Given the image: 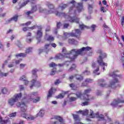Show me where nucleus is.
Masks as SVG:
<instances>
[{
    "label": "nucleus",
    "instance_id": "f257e3e1",
    "mask_svg": "<svg viewBox=\"0 0 124 124\" xmlns=\"http://www.w3.org/2000/svg\"><path fill=\"white\" fill-rule=\"evenodd\" d=\"M69 4H72V6L70 7L69 9V14H74L76 15V11H75V6L78 10V12H81L83 11L84 9L83 8V3H77L75 0H73L72 1L69 2Z\"/></svg>",
    "mask_w": 124,
    "mask_h": 124
},
{
    "label": "nucleus",
    "instance_id": "f03ea898",
    "mask_svg": "<svg viewBox=\"0 0 124 124\" xmlns=\"http://www.w3.org/2000/svg\"><path fill=\"white\" fill-rule=\"evenodd\" d=\"M71 52H72V50L67 52L66 48L63 47L62 50L63 55L61 54H57L55 56V60H62V59H63V58H68L71 61H74V60H75V59L77 58V55H74V54L70 55Z\"/></svg>",
    "mask_w": 124,
    "mask_h": 124
},
{
    "label": "nucleus",
    "instance_id": "7ed1b4c3",
    "mask_svg": "<svg viewBox=\"0 0 124 124\" xmlns=\"http://www.w3.org/2000/svg\"><path fill=\"white\" fill-rule=\"evenodd\" d=\"M55 14L56 16H59V17H65L67 21H69L71 23H79V19L76 16H66L65 13H60L58 11L55 12Z\"/></svg>",
    "mask_w": 124,
    "mask_h": 124
},
{
    "label": "nucleus",
    "instance_id": "20e7f679",
    "mask_svg": "<svg viewBox=\"0 0 124 124\" xmlns=\"http://www.w3.org/2000/svg\"><path fill=\"white\" fill-rule=\"evenodd\" d=\"M90 50H92V47L89 46L83 47L78 50L77 49H72V52H71L70 55V56H72V55H74V56H77V57H78V55L83 56V55H84V52H87V51H90Z\"/></svg>",
    "mask_w": 124,
    "mask_h": 124
},
{
    "label": "nucleus",
    "instance_id": "39448f33",
    "mask_svg": "<svg viewBox=\"0 0 124 124\" xmlns=\"http://www.w3.org/2000/svg\"><path fill=\"white\" fill-rule=\"evenodd\" d=\"M75 31V33H64V38H65V39H66V38H68V37H70V36H75L76 37L78 38V39H80V35H81V33L82 32L81 31V30H80V29H76Z\"/></svg>",
    "mask_w": 124,
    "mask_h": 124
},
{
    "label": "nucleus",
    "instance_id": "423d86ee",
    "mask_svg": "<svg viewBox=\"0 0 124 124\" xmlns=\"http://www.w3.org/2000/svg\"><path fill=\"white\" fill-rule=\"evenodd\" d=\"M117 72H118V71H113L109 73V75L111 76V77H113V78H115L113 80H111L110 82V84L109 85V87L112 88V89L115 88V84L119 82V80H118V78H117V77H120V76H118Z\"/></svg>",
    "mask_w": 124,
    "mask_h": 124
},
{
    "label": "nucleus",
    "instance_id": "0eeeda50",
    "mask_svg": "<svg viewBox=\"0 0 124 124\" xmlns=\"http://www.w3.org/2000/svg\"><path fill=\"white\" fill-rule=\"evenodd\" d=\"M98 53L100 54V55L99 56L97 60L98 63L99 65H101V66H107V63L103 62V59H104V58H106V54H102V51L100 49L98 50Z\"/></svg>",
    "mask_w": 124,
    "mask_h": 124
},
{
    "label": "nucleus",
    "instance_id": "6e6552de",
    "mask_svg": "<svg viewBox=\"0 0 124 124\" xmlns=\"http://www.w3.org/2000/svg\"><path fill=\"white\" fill-rule=\"evenodd\" d=\"M46 5L48 6L50 10L47 11L46 9H43L42 8L40 7L39 8V12H42L43 13H46V14H51L55 12V7L50 2H47Z\"/></svg>",
    "mask_w": 124,
    "mask_h": 124
},
{
    "label": "nucleus",
    "instance_id": "1a4fd4ad",
    "mask_svg": "<svg viewBox=\"0 0 124 124\" xmlns=\"http://www.w3.org/2000/svg\"><path fill=\"white\" fill-rule=\"evenodd\" d=\"M22 97V93H19V94H16L14 97L10 99L8 101V103L11 106H13L15 102H17L20 98Z\"/></svg>",
    "mask_w": 124,
    "mask_h": 124
},
{
    "label": "nucleus",
    "instance_id": "9d476101",
    "mask_svg": "<svg viewBox=\"0 0 124 124\" xmlns=\"http://www.w3.org/2000/svg\"><path fill=\"white\" fill-rule=\"evenodd\" d=\"M91 91L92 90H91V89H87L84 91V92L83 93V100H85L86 101H90L91 100L94 99V97H93L91 95H88V93H90Z\"/></svg>",
    "mask_w": 124,
    "mask_h": 124
},
{
    "label": "nucleus",
    "instance_id": "9b49d317",
    "mask_svg": "<svg viewBox=\"0 0 124 124\" xmlns=\"http://www.w3.org/2000/svg\"><path fill=\"white\" fill-rule=\"evenodd\" d=\"M37 95V93H33L31 94H30L28 96V98L29 101H32L34 103H36V102H38L40 100V98L39 97H37L36 98H34V96H36Z\"/></svg>",
    "mask_w": 124,
    "mask_h": 124
},
{
    "label": "nucleus",
    "instance_id": "f8f14e48",
    "mask_svg": "<svg viewBox=\"0 0 124 124\" xmlns=\"http://www.w3.org/2000/svg\"><path fill=\"white\" fill-rule=\"evenodd\" d=\"M16 106L18 107H21V111H22L23 113L26 112L27 109L28 108V106L27 105L25 104V103H17L16 104Z\"/></svg>",
    "mask_w": 124,
    "mask_h": 124
},
{
    "label": "nucleus",
    "instance_id": "ddd939ff",
    "mask_svg": "<svg viewBox=\"0 0 124 124\" xmlns=\"http://www.w3.org/2000/svg\"><path fill=\"white\" fill-rule=\"evenodd\" d=\"M90 117L91 118H99V119H102V120H104V115L102 114H100L98 112L96 113L95 114H93V111L91 110L90 112Z\"/></svg>",
    "mask_w": 124,
    "mask_h": 124
},
{
    "label": "nucleus",
    "instance_id": "4468645a",
    "mask_svg": "<svg viewBox=\"0 0 124 124\" xmlns=\"http://www.w3.org/2000/svg\"><path fill=\"white\" fill-rule=\"evenodd\" d=\"M119 103H124V99L118 98L117 99H115L111 103V105L112 106H113V107H116V106H118V104H119Z\"/></svg>",
    "mask_w": 124,
    "mask_h": 124
},
{
    "label": "nucleus",
    "instance_id": "2eb2a0df",
    "mask_svg": "<svg viewBox=\"0 0 124 124\" xmlns=\"http://www.w3.org/2000/svg\"><path fill=\"white\" fill-rule=\"evenodd\" d=\"M21 116L23 118L27 119L28 121H32V120H34V119H35V117H33L32 115H28L26 113H23Z\"/></svg>",
    "mask_w": 124,
    "mask_h": 124
},
{
    "label": "nucleus",
    "instance_id": "dca6fc26",
    "mask_svg": "<svg viewBox=\"0 0 124 124\" xmlns=\"http://www.w3.org/2000/svg\"><path fill=\"white\" fill-rule=\"evenodd\" d=\"M18 17H19V16L17 15H15L12 18L7 20L6 21V24H9V23H10L11 21H13V20L15 21V22H17V21H18Z\"/></svg>",
    "mask_w": 124,
    "mask_h": 124
},
{
    "label": "nucleus",
    "instance_id": "f3484780",
    "mask_svg": "<svg viewBox=\"0 0 124 124\" xmlns=\"http://www.w3.org/2000/svg\"><path fill=\"white\" fill-rule=\"evenodd\" d=\"M31 86H30L31 89L35 86L36 87H40V82L39 81H36V80L33 79L31 81Z\"/></svg>",
    "mask_w": 124,
    "mask_h": 124
},
{
    "label": "nucleus",
    "instance_id": "a211bd4d",
    "mask_svg": "<svg viewBox=\"0 0 124 124\" xmlns=\"http://www.w3.org/2000/svg\"><path fill=\"white\" fill-rule=\"evenodd\" d=\"M57 91V89L56 88H53L52 87L48 91V94H47V98H49L50 97H52V95L55 92Z\"/></svg>",
    "mask_w": 124,
    "mask_h": 124
},
{
    "label": "nucleus",
    "instance_id": "6ab92c4d",
    "mask_svg": "<svg viewBox=\"0 0 124 124\" xmlns=\"http://www.w3.org/2000/svg\"><path fill=\"white\" fill-rule=\"evenodd\" d=\"M0 124H10L11 123L10 122V120L9 119L3 120L2 119V117L0 116Z\"/></svg>",
    "mask_w": 124,
    "mask_h": 124
},
{
    "label": "nucleus",
    "instance_id": "aec40b11",
    "mask_svg": "<svg viewBox=\"0 0 124 124\" xmlns=\"http://www.w3.org/2000/svg\"><path fill=\"white\" fill-rule=\"evenodd\" d=\"M104 79H101L98 80V83L99 86L100 87H102L103 88H104L105 87H107V85L104 83Z\"/></svg>",
    "mask_w": 124,
    "mask_h": 124
},
{
    "label": "nucleus",
    "instance_id": "412c9836",
    "mask_svg": "<svg viewBox=\"0 0 124 124\" xmlns=\"http://www.w3.org/2000/svg\"><path fill=\"white\" fill-rule=\"evenodd\" d=\"M73 116L74 117V119L75 121L76 124H80V117H79V116L77 114H73Z\"/></svg>",
    "mask_w": 124,
    "mask_h": 124
},
{
    "label": "nucleus",
    "instance_id": "4be33fe9",
    "mask_svg": "<svg viewBox=\"0 0 124 124\" xmlns=\"http://www.w3.org/2000/svg\"><path fill=\"white\" fill-rule=\"evenodd\" d=\"M42 29H38L36 33V38L38 39V38H40L42 37Z\"/></svg>",
    "mask_w": 124,
    "mask_h": 124
},
{
    "label": "nucleus",
    "instance_id": "5701e85b",
    "mask_svg": "<svg viewBox=\"0 0 124 124\" xmlns=\"http://www.w3.org/2000/svg\"><path fill=\"white\" fill-rule=\"evenodd\" d=\"M76 113H77L78 114L80 113V114H82V115H83L84 116H87V115L89 114V110H88L87 109H85L83 111L79 110V111H76Z\"/></svg>",
    "mask_w": 124,
    "mask_h": 124
},
{
    "label": "nucleus",
    "instance_id": "b1692460",
    "mask_svg": "<svg viewBox=\"0 0 124 124\" xmlns=\"http://www.w3.org/2000/svg\"><path fill=\"white\" fill-rule=\"evenodd\" d=\"M1 92L3 94H9L10 91L7 88H4L1 90Z\"/></svg>",
    "mask_w": 124,
    "mask_h": 124
},
{
    "label": "nucleus",
    "instance_id": "393cba45",
    "mask_svg": "<svg viewBox=\"0 0 124 124\" xmlns=\"http://www.w3.org/2000/svg\"><path fill=\"white\" fill-rule=\"evenodd\" d=\"M66 65V66L67 67V66H69V65H71V62H69V61H67L66 62H65V63H62V64H58V66H63L64 65Z\"/></svg>",
    "mask_w": 124,
    "mask_h": 124
},
{
    "label": "nucleus",
    "instance_id": "a878e982",
    "mask_svg": "<svg viewBox=\"0 0 124 124\" xmlns=\"http://www.w3.org/2000/svg\"><path fill=\"white\" fill-rule=\"evenodd\" d=\"M76 79H77L78 81L81 82V81H83L84 77L80 75H76Z\"/></svg>",
    "mask_w": 124,
    "mask_h": 124
},
{
    "label": "nucleus",
    "instance_id": "bb28decb",
    "mask_svg": "<svg viewBox=\"0 0 124 124\" xmlns=\"http://www.w3.org/2000/svg\"><path fill=\"white\" fill-rule=\"evenodd\" d=\"M29 2V0L25 1L22 3L19 4V8H22L24 7V6H26L27 4H28V3Z\"/></svg>",
    "mask_w": 124,
    "mask_h": 124
},
{
    "label": "nucleus",
    "instance_id": "cd10ccee",
    "mask_svg": "<svg viewBox=\"0 0 124 124\" xmlns=\"http://www.w3.org/2000/svg\"><path fill=\"white\" fill-rule=\"evenodd\" d=\"M45 114V111L44 109H42L40 110V111L37 114V116H38L39 117H43V116H44Z\"/></svg>",
    "mask_w": 124,
    "mask_h": 124
},
{
    "label": "nucleus",
    "instance_id": "c85d7f7f",
    "mask_svg": "<svg viewBox=\"0 0 124 124\" xmlns=\"http://www.w3.org/2000/svg\"><path fill=\"white\" fill-rule=\"evenodd\" d=\"M38 70L36 69H34L32 71V77L33 78H37V75H36V72H37Z\"/></svg>",
    "mask_w": 124,
    "mask_h": 124
},
{
    "label": "nucleus",
    "instance_id": "c756f323",
    "mask_svg": "<svg viewBox=\"0 0 124 124\" xmlns=\"http://www.w3.org/2000/svg\"><path fill=\"white\" fill-rule=\"evenodd\" d=\"M68 43L70 44H77V43H78V42L74 39H69Z\"/></svg>",
    "mask_w": 124,
    "mask_h": 124
},
{
    "label": "nucleus",
    "instance_id": "7c9ffc66",
    "mask_svg": "<svg viewBox=\"0 0 124 124\" xmlns=\"http://www.w3.org/2000/svg\"><path fill=\"white\" fill-rule=\"evenodd\" d=\"M36 28H37L38 30H41V29H42V27H41V26H38L36 25H34L31 27H29V29L31 30H34V29H36Z\"/></svg>",
    "mask_w": 124,
    "mask_h": 124
},
{
    "label": "nucleus",
    "instance_id": "2f4dec72",
    "mask_svg": "<svg viewBox=\"0 0 124 124\" xmlns=\"http://www.w3.org/2000/svg\"><path fill=\"white\" fill-rule=\"evenodd\" d=\"M16 57H22L23 58H25V57H27V53H18L16 55Z\"/></svg>",
    "mask_w": 124,
    "mask_h": 124
},
{
    "label": "nucleus",
    "instance_id": "473e14b6",
    "mask_svg": "<svg viewBox=\"0 0 124 124\" xmlns=\"http://www.w3.org/2000/svg\"><path fill=\"white\" fill-rule=\"evenodd\" d=\"M82 74H84V75H91V71L89 69H86L85 71L82 72Z\"/></svg>",
    "mask_w": 124,
    "mask_h": 124
},
{
    "label": "nucleus",
    "instance_id": "72a5a7b5",
    "mask_svg": "<svg viewBox=\"0 0 124 124\" xmlns=\"http://www.w3.org/2000/svg\"><path fill=\"white\" fill-rule=\"evenodd\" d=\"M76 95L78 98H81V97H82V96L84 97V94H82V93L81 92H77Z\"/></svg>",
    "mask_w": 124,
    "mask_h": 124
},
{
    "label": "nucleus",
    "instance_id": "f704fd0d",
    "mask_svg": "<svg viewBox=\"0 0 124 124\" xmlns=\"http://www.w3.org/2000/svg\"><path fill=\"white\" fill-rule=\"evenodd\" d=\"M79 29L81 30H84V29H90L89 26H87L83 24H79Z\"/></svg>",
    "mask_w": 124,
    "mask_h": 124
},
{
    "label": "nucleus",
    "instance_id": "c9c22d12",
    "mask_svg": "<svg viewBox=\"0 0 124 124\" xmlns=\"http://www.w3.org/2000/svg\"><path fill=\"white\" fill-rule=\"evenodd\" d=\"M68 6V5L67 4H61L59 5V7L61 8L62 10H63L65 8H66Z\"/></svg>",
    "mask_w": 124,
    "mask_h": 124
},
{
    "label": "nucleus",
    "instance_id": "e433bc0d",
    "mask_svg": "<svg viewBox=\"0 0 124 124\" xmlns=\"http://www.w3.org/2000/svg\"><path fill=\"white\" fill-rule=\"evenodd\" d=\"M50 46H51V44H46L45 46V50L46 51H50Z\"/></svg>",
    "mask_w": 124,
    "mask_h": 124
},
{
    "label": "nucleus",
    "instance_id": "4c0bfd02",
    "mask_svg": "<svg viewBox=\"0 0 124 124\" xmlns=\"http://www.w3.org/2000/svg\"><path fill=\"white\" fill-rule=\"evenodd\" d=\"M33 13H34L33 9H31V11H29L25 13V14L27 16H30L31 14H32Z\"/></svg>",
    "mask_w": 124,
    "mask_h": 124
},
{
    "label": "nucleus",
    "instance_id": "58836bf2",
    "mask_svg": "<svg viewBox=\"0 0 124 124\" xmlns=\"http://www.w3.org/2000/svg\"><path fill=\"white\" fill-rule=\"evenodd\" d=\"M76 68V65L75 64H73L72 66L68 69V71H72L74 69Z\"/></svg>",
    "mask_w": 124,
    "mask_h": 124
},
{
    "label": "nucleus",
    "instance_id": "ea45409f",
    "mask_svg": "<svg viewBox=\"0 0 124 124\" xmlns=\"http://www.w3.org/2000/svg\"><path fill=\"white\" fill-rule=\"evenodd\" d=\"M32 51V47H29L26 49V53H31Z\"/></svg>",
    "mask_w": 124,
    "mask_h": 124
},
{
    "label": "nucleus",
    "instance_id": "a19ab883",
    "mask_svg": "<svg viewBox=\"0 0 124 124\" xmlns=\"http://www.w3.org/2000/svg\"><path fill=\"white\" fill-rule=\"evenodd\" d=\"M85 82H87V84L89 83H93V80L90 78H86L85 79Z\"/></svg>",
    "mask_w": 124,
    "mask_h": 124
},
{
    "label": "nucleus",
    "instance_id": "79ce46f5",
    "mask_svg": "<svg viewBox=\"0 0 124 124\" xmlns=\"http://www.w3.org/2000/svg\"><path fill=\"white\" fill-rule=\"evenodd\" d=\"M54 39H55V38L52 36H49L47 38L48 41H54Z\"/></svg>",
    "mask_w": 124,
    "mask_h": 124
},
{
    "label": "nucleus",
    "instance_id": "37998d69",
    "mask_svg": "<svg viewBox=\"0 0 124 124\" xmlns=\"http://www.w3.org/2000/svg\"><path fill=\"white\" fill-rule=\"evenodd\" d=\"M70 87L72 88V90H77V87L73 83L70 84Z\"/></svg>",
    "mask_w": 124,
    "mask_h": 124
},
{
    "label": "nucleus",
    "instance_id": "c03bdc74",
    "mask_svg": "<svg viewBox=\"0 0 124 124\" xmlns=\"http://www.w3.org/2000/svg\"><path fill=\"white\" fill-rule=\"evenodd\" d=\"M56 70H57V69H56L55 68H54L51 73H50V75H54V74H55L56 73Z\"/></svg>",
    "mask_w": 124,
    "mask_h": 124
},
{
    "label": "nucleus",
    "instance_id": "a18cd8bd",
    "mask_svg": "<svg viewBox=\"0 0 124 124\" xmlns=\"http://www.w3.org/2000/svg\"><path fill=\"white\" fill-rule=\"evenodd\" d=\"M0 49H1L2 51H4V46H3V44H2V43H1L0 42Z\"/></svg>",
    "mask_w": 124,
    "mask_h": 124
},
{
    "label": "nucleus",
    "instance_id": "49530a36",
    "mask_svg": "<svg viewBox=\"0 0 124 124\" xmlns=\"http://www.w3.org/2000/svg\"><path fill=\"white\" fill-rule=\"evenodd\" d=\"M8 75V73H1V77H6Z\"/></svg>",
    "mask_w": 124,
    "mask_h": 124
},
{
    "label": "nucleus",
    "instance_id": "de8ad7c7",
    "mask_svg": "<svg viewBox=\"0 0 124 124\" xmlns=\"http://www.w3.org/2000/svg\"><path fill=\"white\" fill-rule=\"evenodd\" d=\"M54 66H57V64L53 62H52L49 64V67H54Z\"/></svg>",
    "mask_w": 124,
    "mask_h": 124
},
{
    "label": "nucleus",
    "instance_id": "09e8293b",
    "mask_svg": "<svg viewBox=\"0 0 124 124\" xmlns=\"http://www.w3.org/2000/svg\"><path fill=\"white\" fill-rule=\"evenodd\" d=\"M19 80L20 81H26V80H27V78H26V77L25 76H23L19 78Z\"/></svg>",
    "mask_w": 124,
    "mask_h": 124
},
{
    "label": "nucleus",
    "instance_id": "8fccbe9b",
    "mask_svg": "<svg viewBox=\"0 0 124 124\" xmlns=\"http://www.w3.org/2000/svg\"><path fill=\"white\" fill-rule=\"evenodd\" d=\"M31 24V22L28 21L26 23L21 24V26H30Z\"/></svg>",
    "mask_w": 124,
    "mask_h": 124
},
{
    "label": "nucleus",
    "instance_id": "3c124183",
    "mask_svg": "<svg viewBox=\"0 0 124 124\" xmlns=\"http://www.w3.org/2000/svg\"><path fill=\"white\" fill-rule=\"evenodd\" d=\"M95 28H96V25L93 24L91 26V29H92V31H94V30H95Z\"/></svg>",
    "mask_w": 124,
    "mask_h": 124
},
{
    "label": "nucleus",
    "instance_id": "603ef678",
    "mask_svg": "<svg viewBox=\"0 0 124 124\" xmlns=\"http://www.w3.org/2000/svg\"><path fill=\"white\" fill-rule=\"evenodd\" d=\"M76 99H77V98H76L75 97H71L70 98V100L71 101H75L76 100Z\"/></svg>",
    "mask_w": 124,
    "mask_h": 124
},
{
    "label": "nucleus",
    "instance_id": "864d4df0",
    "mask_svg": "<svg viewBox=\"0 0 124 124\" xmlns=\"http://www.w3.org/2000/svg\"><path fill=\"white\" fill-rule=\"evenodd\" d=\"M87 85H88V83L87 82H86V80H85L84 81H83V82L82 83V87H86V86H87Z\"/></svg>",
    "mask_w": 124,
    "mask_h": 124
},
{
    "label": "nucleus",
    "instance_id": "5fc2aeb1",
    "mask_svg": "<svg viewBox=\"0 0 124 124\" xmlns=\"http://www.w3.org/2000/svg\"><path fill=\"white\" fill-rule=\"evenodd\" d=\"M60 83H61V81H60L59 79H57V80L54 82L55 85H59V84H60Z\"/></svg>",
    "mask_w": 124,
    "mask_h": 124
},
{
    "label": "nucleus",
    "instance_id": "6e6d98bb",
    "mask_svg": "<svg viewBox=\"0 0 124 124\" xmlns=\"http://www.w3.org/2000/svg\"><path fill=\"white\" fill-rule=\"evenodd\" d=\"M89 105V102H84L82 103V106H86Z\"/></svg>",
    "mask_w": 124,
    "mask_h": 124
},
{
    "label": "nucleus",
    "instance_id": "4d7b16f0",
    "mask_svg": "<svg viewBox=\"0 0 124 124\" xmlns=\"http://www.w3.org/2000/svg\"><path fill=\"white\" fill-rule=\"evenodd\" d=\"M61 26H62V23H61V22H58L57 23V29H60V28L61 27Z\"/></svg>",
    "mask_w": 124,
    "mask_h": 124
},
{
    "label": "nucleus",
    "instance_id": "13d9d810",
    "mask_svg": "<svg viewBox=\"0 0 124 124\" xmlns=\"http://www.w3.org/2000/svg\"><path fill=\"white\" fill-rule=\"evenodd\" d=\"M30 29V27H24L23 28V31H29V29Z\"/></svg>",
    "mask_w": 124,
    "mask_h": 124
},
{
    "label": "nucleus",
    "instance_id": "bf43d9fd",
    "mask_svg": "<svg viewBox=\"0 0 124 124\" xmlns=\"http://www.w3.org/2000/svg\"><path fill=\"white\" fill-rule=\"evenodd\" d=\"M15 116H16V112L13 113L9 115V117H15Z\"/></svg>",
    "mask_w": 124,
    "mask_h": 124
},
{
    "label": "nucleus",
    "instance_id": "052dcab7",
    "mask_svg": "<svg viewBox=\"0 0 124 124\" xmlns=\"http://www.w3.org/2000/svg\"><path fill=\"white\" fill-rule=\"evenodd\" d=\"M31 9H33L34 13L37 10V7L36 6H34L33 7H32Z\"/></svg>",
    "mask_w": 124,
    "mask_h": 124
},
{
    "label": "nucleus",
    "instance_id": "680f3d73",
    "mask_svg": "<svg viewBox=\"0 0 124 124\" xmlns=\"http://www.w3.org/2000/svg\"><path fill=\"white\" fill-rule=\"evenodd\" d=\"M69 26V24H64L63 25L64 27V29H67V27H68Z\"/></svg>",
    "mask_w": 124,
    "mask_h": 124
},
{
    "label": "nucleus",
    "instance_id": "e2e57ef3",
    "mask_svg": "<svg viewBox=\"0 0 124 124\" xmlns=\"http://www.w3.org/2000/svg\"><path fill=\"white\" fill-rule=\"evenodd\" d=\"M92 67H93V68H94L95 67H96V63H95V62H93Z\"/></svg>",
    "mask_w": 124,
    "mask_h": 124
},
{
    "label": "nucleus",
    "instance_id": "0e129e2a",
    "mask_svg": "<svg viewBox=\"0 0 124 124\" xmlns=\"http://www.w3.org/2000/svg\"><path fill=\"white\" fill-rule=\"evenodd\" d=\"M20 68H24L25 66H26V64L21 63L20 64Z\"/></svg>",
    "mask_w": 124,
    "mask_h": 124
},
{
    "label": "nucleus",
    "instance_id": "69168bd1",
    "mask_svg": "<svg viewBox=\"0 0 124 124\" xmlns=\"http://www.w3.org/2000/svg\"><path fill=\"white\" fill-rule=\"evenodd\" d=\"M99 67H97V69L96 70H95L94 71H93V73H97L98 71H99Z\"/></svg>",
    "mask_w": 124,
    "mask_h": 124
},
{
    "label": "nucleus",
    "instance_id": "338daca9",
    "mask_svg": "<svg viewBox=\"0 0 124 124\" xmlns=\"http://www.w3.org/2000/svg\"><path fill=\"white\" fill-rule=\"evenodd\" d=\"M124 17L123 16L122 19L121 25L122 26H124Z\"/></svg>",
    "mask_w": 124,
    "mask_h": 124
},
{
    "label": "nucleus",
    "instance_id": "774afa93",
    "mask_svg": "<svg viewBox=\"0 0 124 124\" xmlns=\"http://www.w3.org/2000/svg\"><path fill=\"white\" fill-rule=\"evenodd\" d=\"M26 41L27 43H31V39H27Z\"/></svg>",
    "mask_w": 124,
    "mask_h": 124
}]
</instances>
